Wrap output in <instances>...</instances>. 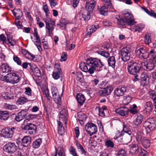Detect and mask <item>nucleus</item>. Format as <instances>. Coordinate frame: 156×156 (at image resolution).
<instances>
[{
	"label": "nucleus",
	"mask_w": 156,
	"mask_h": 156,
	"mask_svg": "<svg viewBox=\"0 0 156 156\" xmlns=\"http://www.w3.org/2000/svg\"><path fill=\"white\" fill-rule=\"evenodd\" d=\"M16 156H26L21 150L18 151L15 154Z\"/></svg>",
	"instance_id": "63"
},
{
	"label": "nucleus",
	"mask_w": 156,
	"mask_h": 156,
	"mask_svg": "<svg viewBox=\"0 0 156 156\" xmlns=\"http://www.w3.org/2000/svg\"><path fill=\"white\" fill-rule=\"evenodd\" d=\"M126 91V88L125 86L116 88L114 91L115 95L117 97H119L123 96Z\"/></svg>",
	"instance_id": "16"
},
{
	"label": "nucleus",
	"mask_w": 156,
	"mask_h": 156,
	"mask_svg": "<svg viewBox=\"0 0 156 156\" xmlns=\"http://www.w3.org/2000/svg\"><path fill=\"white\" fill-rule=\"evenodd\" d=\"M98 54L106 58L108 57L109 56V54L108 52L104 51H98Z\"/></svg>",
	"instance_id": "49"
},
{
	"label": "nucleus",
	"mask_w": 156,
	"mask_h": 156,
	"mask_svg": "<svg viewBox=\"0 0 156 156\" xmlns=\"http://www.w3.org/2000/svg\"><path fill=\"white\" fill-rule=\"evenodd\" d=\"M142 68L147 71L153 69L154 66V63L152 61H148L147 60L143 61L141 62Z\"/></svg>",
	"instance_id": "8"
},
{
	"label": "nucleus",
	"mask_w": 156,
	"mask_h": 156,
	"mask_svg": "<svg viewBox=\"0 0 156 156\" xmlns=\"http://www.w3.org/2000/svg\"><path fill=\"white\" fill-rule=\"evenodd\" d=\"M4 106L6 109L10 110L15 109L16 108V106L15 105H10L7 103L5 104Z\"/></svg>",
	"instance_id": "46"
},
{
	"label": "nucleus",
	"mask_w": 156,
	"mask_h": 156,
	"mask_svg": "<svg viewBox=\"0 0 156 156\" xmlns=\"http://www.w3.org/2000/svg\"><path fill=\"white\" fill-rule=\"evenodd\" d=\"M126 151L124 149H120L116 154V156H125L126 154Z\"/></svg>",
	"instance_id": "45"
},
{
	"label": "nucleus",
	"mask_w": 156,
	"mask_h": 156,
	"mask_svg": "<svg viewBox=\"0 0 156 156\" xmlns=\"http://www.w3.org/2000/svg\"><path fill=\"white\" fill-rule=\"evenodd\" d=\"M27 99L25 97H21L19 98L17 101V103L18 105H23L28 101Z\"/></svg>",
	"instance_id": "38"
},
{
	"label": "nucleus",
	"mask_w": 156,
	"mask_h": 156,
	"mask_svg": "<svg viewBox=\"0 0 156 156\" xmlns=\"http://www.w3.org/2000/svg\"><path fill=\"white\" fill-rule=\"evenodd\" d=\"M27 114L26 110H22L16 115L15 120L17 122H20L26 117Z\"/></svg>",
	"instance_id": "14"
},
{
	"label": "nucleus",
	"mask_w": 156,
	"mask_h": 156,
	"mask_svg": "<svg viewBox=\"0 0 156 156\" xmlns=\"http://www.w3.org/2000/svg\"><path fill=\"white\" fill-rule=\"evenodd\" d=\"M85 128L90 136L96 133L97 131L96 126L92 123H87L85 126Z\"/></svg>",
	"instance_id": "7"
},
{
	"label": "nucleus",
	"mask_w": 156,
	"mask_h": 156,
	"mask_svg": "<svg viewBox=\"0 0 156 156\" xmlns=\"http://www.w3.org/2000/svg\"><path fill=\"white\" fill-rule=\"evenodd\" d=\"M145 126L147 128V133H149L155 128L156 125L153 121L151 120V122L148 121L146 122Z\"/></svg>",
	"instance_id": "18"
},
{
	"label": "nucleus",
	"mask_w": 156,
	"mask_h": 156,
	"mask_svg": "<svg viewBox=\"0 0 156 156\" xmlns=\"http://www.w3.org/2000/svg\"><path fill=\"white\" fill-rule=\"evenodd\" d=\"M55 102L59 105H60V103L62 101L61 98L59 96V95L57 97L53 98Z\"/></svg>",
	"instance_id": "58"
},
{
	"label": "nucleus",
	"mask_w": 156,
	"mask_h": 156,
	"mask_svg": "<svg viewBox=\"0 0 156 156\" xmlns=\"http://www.w3.org/2000/svg\"><path fill=\"white\" fill-rule=\"evenodd\" d=\"M132 99V98L129 95L124 96V100H123V103L125 105H127L131 102Z\"/></svg>",
	"instance_id": "42"
},
{
	"label": "nucleus",
	"mask_w": 156,
	"mask_h": 156,
	"mask_svg": "<svg viewBox=\"0 0 156 156\" xmlns=\"http://www.w3.org/2000/svg\"><path fill=\"white\" fill-rule=\"evenodd\" d=\"M147 51L145 47L140 48L137 51V53L139 54V56L141 59L147 58L149 54L147 52Z\"/></svg>",
	"instance_id": "13"
},
{
	"label": "nucleus",
	"mask_w": 156,
	"mask_h": 156,
	"mask_svg": "<svg viewBox=\"0 0 156 156\" xmlns=\"http://www.w3.org/2000/svg\"><path fill=\"white\" fill-rule=\"evenodd\" d=\"M127 69L128 73L134 76V78L133 79L134 82L139 80V74L140 66L138 63L132 60L129 61L128 62Z\"/></svg>",
	"instance_id": "2"
},
{
	"label": "nucleus",
	"mask_w": 156,
	"mask_h": 156,
	"mask_svg": "<svg viewBox=\"0 0 156 156\" xmlns=\"http://www.w3.org/2000/svg\"><path fill=\"white\" fill-rule=\"evenodd\" d=\"M96 4V2L94 1L91 2L90 3H86L85 8L87 12L90 13L92 12Z\"/></svg>",
	"instance_id": "22"
},
{
	"label": "nucleus",
	"mask_w": 156,
	"mask_h": 156,
	"mask_svg": "<svg viewBox=\"0 0 156 156\" xmlns=\"http://www.w3.org/2000/svg\"><path fill=\"white\" fill-rule=\"evenodd\" d=\"M58 132L59 134L62 135L64 132V128L62 127V123L60 121H58Z\"/></svg>",
	"instance_id": "37"
},
{
	"label": "nucleus",
	"mask_w": 156,
	"mask_h": 156,
	"mask_svg": "<svg viewBox=\"0 0 156 156\" xmlns=\"http://www.w3.org/2000/svg\"><path fill=\"white\" fill-rule=\"evenodd\" d=\"M139 78V80H140L141 84L143 86L147 85L148 84L149 78L146 74L142 73Z\"/></svg>",
	"instance_id": "19"
},
{
	"label": "nucleus",
	"mask_w": 156,
	"mask_h": 156,
	"mask_svg": "<svg viewBox=\"0 0 156 156\" xmlns=\"http://www.w3.org/2000/svg\"><path fill=\"white\" fill-rule=\"evenodd\" d=\"M113 90L111 86H107L103 90H99L98 92V95L101 96H106L110 94Z\"/></svg>",
	"instance_id": "11"
},
{
	"label": "nucleus",
	"mask_w": 156,
	"mask_h": 156,
	"mask_svg": "<svg viewBox=\"0 0 156 156\" xmlns=\"http://www.w3.org/2000/svg\"><path fill=\"white\" fill-rule=\"evenodd\" d=\"M90 13L88 12H87V14L83 13L82 16L85 20H88L90 18Z\"/></svg>",
	"instance_id": "57"
},
{
	"label": "nucleus",
	"mask_w": 156,
	"mask_h": 156,
	"mask_svg": "<svg viewBox=\"0 0 156 156\" xmlns=\"http://www.w3.org/2000/svg\"><path fill=\"white\" fill-rule=\"evenodd\" d=\"M17 147L14 143L8 142L3 147L4 151L9 154H13L16 150Z\"/></svg>",
	"instance_id": "6"
},
{
	"label": "nucleus",
	"mask_w": 156,
	"mask_h": 156,
	"mask_svg": "<svg viewBox=\"0 0 156 156\" xmlns=\"http://www.w3.org/2000/svg\"><path fill=\"white\" fill-rule=\"evenodd\" d=\"M87 65L84 62H81L80 64V67L81 69L83 71L89 73V65L87 63Z\"/></svg>",
	"instance_id": "26"
},
{
	"label": "nucleus",
	"mask_w": 156,
	"mask_h": 156,
	"mask_svg": "<svg viewBox=\"0 0 156 156\" xmlns=\"http://www.w3.org/2000/svg\"><path fill=\"white\" fill-rule=\"evenodd\" d=\"M144 26L142 24H138L135 26H133V29L132 30L134 32H140L144 28Z\"/></svg>",
	"instance_id": "33"
},
{
	"label": "nucleus",
	"mask_w": 156,
	"mask_h": 156,
	"mask_svg": "<svg viewBox=\"0 0 156 156\" xmlns=\"http://www.w3.org/2000/svg\"><path fill=\"white\" fill-rule=\"evenodd\" d=\"M67 115V111L66 109H63L60 112L59 117L65 119L66 118Z\"/></svg>",
	"instance_id": "36"
},
{
	"label": "nucleus",
	"mask_w": 156,
	"mask_h": 156,
	"mask_svg": "<svg viewBox=\"0 0 156 156\" xmlns=\"http://www.w3.org/2000/svg\"><path fill=\"white\" fill-rule=\"evenodd\" d=\"M9 116V114L6 111H0V119L5 120H7Z\"/></svg>",
	"instance_id": "24"
},
{
	"label": "nucleus",
	"mask_w": 156,
	"mask_h": 156,
	"mask_svg": "<svg viewBox=\"0 0 156 156\" xmlns=\"http://www.w3.org/2000/svg\"><path fill=\"white\" fill-rule=\"evenodd\" d=\"M123 131H124L123 133H128L129 131H131L129 126L125 123H123Z\"/></svg>",
	"instance_id": "56"
},
{
	"label": "nucleus",
	"mask_w": 156,
	"mask_h": 156,
	"mask_svg": "<svg viewBox=\"0 0 156 156\" xmlns=\"http://www.w3.org/2000/svg\"><path fill=\"white\" fill-rule=\"evenodd\" d=\"M86 63L89 65V73L92 74L95 71H100L102 69L104 65L100 59L91 58L87 59Z\"/></svg>",
	"instance_id": "1"
},
{
	"label": "nucleus",
	"mask_w": 156,
	"mask_h": 156,
	"mask_svg": "<svg viewBox=\"0 0 156 156\" xmlns=\"http://www.w3.org/2000/svg\"><path fill=\"white\" fill-rule=\"evenodd\" d=\"M43 94L45 95V97L48 100H50L51 98L49 94V91L48 89L44 90L43 91Z\"/></svg>",
	"instance_id": "47"
},
{
	"label": "nucleus",
	"mask_w": 156,
	"mask_h": 156,
	"mask_svg": "<svg viewBox=\"0 0 156 156\" xmlns=\"http://www.w3.org/2000/svg\"><path fill=\"white\" fill-rule=\"evenodd\" d=\"M105 145L107 147H113L114 146V143L111 140H107L105 142Z\"/></svg>",
	"instance_id": "51"
},
{
	"label": "nucleus",
	"mask_w": 156,
	"mask_h": 156,
	"mask_svg": "<svg viewBox=\"0 0 156 156\" xmlns=\"http://www.w3.org/2000/svg\"><path fill=\"white\" fill-rule=\"evenodd\" d=\"M51 8L55 6L57 4L56 2H55V0H48Z\"/></svg>",
	"instance_id": "60"
},
{
	"label": "nucleus",
	"mask_w": 156,
	"mask_h": 156,
	"mask_svg": "<svg viewBox=\"0 0 156 156\" xmlns=\"http://www.w3.org/2000/svg\"><path fill=\"white\" fill-rule=\"evenodd\" d=\"M6 38L5 37L3 34H2L0 35V41H1L4 43H5L6 42Z\"/></svg>",
	"instance_id": "64"
},
{
	"label": "nucleus",
	"mask_w": 156,
	"mask_h": 156,
	"mask_svg": "<svg viewBox=\"0 0 156 156\" xmlns=\"http://www.w3.org/2000/svg\"><path fill=\"white\" fill-rule=\"evenodd\" d=\"M12 68L6 63L2 64L0 66V72L3 73H7L11 72Z\"/></svg>",
	"instance_id": "17"
},
{
	"label": "nucleus",
	"mask_w": 156,
	"mask_h": 156,
	"mask_svg": "<svg viewBox=\"0 0 156 156\" xmlns=\"http://www.w3.org/2000/svg\"><path fill=\"white\" fill-rule=\"evenodd\" d=\"M114 139L119 143L123 142L122 132H118L114 137Z\"/></svg>",
	"instance_id": "31"
},
{
	"label": "nucleus",
	"mask_w": 156,
	"mask_h": 156,
	"mask_svg": "<svg viewBox=\"0 0 156 156\" xmlns=\"http://www.w3.org/2000/svg\"><path fill=\"white\" fill-rule=\"evenodd\" d=\"M116 112L121 116H125L127 115L128 111L127 109L123 108H119L116 110Z\"/></svg>",
	"instance_id": "28"
},
{
	"label": "nucleus",
	"mask_w": 156,
	"mask_h": 156,
	"mask_svg": "<svg viewBox=\"0 0 156 156\" xmlns=\"http://www.w3.org/2000/svg\"><path fill=\"white\" fill-rule=\"evenodd\" d=\"M26 91L25 93L26 94L30 95L31 94V90L29 87H27L25 88Z\"/></svg>",
	"instance_id": "61"
},
{
	"label": "nucleus",
	"mask_w": 156,
	"mask_h": 156,
	"mask_svg": "<svg viewBox=\"0 0 156 156\" xmlns=\"http://www.w3.org/2000/svg\"><path fill=\"white\" fill-rule=\"evenodd\" d=\"M121 56L122 60L124 62L128 61L130 56L131 49L129 47H125L121 51Z\"/></svg>",
	"instance_id": "5"
},
{
	"label": "nucleus",
	"mask_w": 156,
	"mask_h": 156,
	"mask_svg": "<svg viewBox=\"0 0 156 156\" xmlns=\"http://www.w3.org/2000/svg\"><path fill=\"white\" fill-rule=\"evenodd\" d=\"M141 143L143 146L146 148H148L150 145V140L148 139H144Z\"/></svg>",
	"instance_id": "39"
},
{
	"label": "nucleus",
	"mask_w": 156,
	"mask_h": 156,
	"mask_svg": "<svg viewBox=\"0 0 156 156\" xmlns=\"http://www.w3.org/2000/svg\"><path fill=\"white\" fill-rule=\"evenodd\" d=\"M132 131H129L128 133L122 132V136L123 143H129L132 140Z\"/></svg>",
	"instance_id": "21"
},
{
	"label": "nucleus",
	"mask_w": 156,
	"mask_h": 156,
	"mask_svg": "<svg viewBox=\"0 0 156 156\" xmlns=\"http://www.w3.org/2000/svg\"><path fill=\"white\" fill-rule=\"evenodd\" d=\"M76 146L78 148V149H79L81 150L82 154H85L87 152L85 151L83 147L80 144L77 143L76 144Z\"/></svg>",
	"instance_id": "54"
},
{
	"label": "nucleus",
	"mask_w": 156,
	"mask_h": 156,
	"mask_svg": "<svg viewBox=\"0 0 156 156\" xmlns=\"http://www.w3.org/2000/svg\"><path fill=\"white\" fill-rule=\"evenodd\" d=\"M34 75L37 76H40L41 75V72L39 68L37 67H33L31 68Z\"/></svg>",
	"instance_id": "41"
},
{
	"label": "nucleus",
	"mask_w": 156,
	"mask_h": 156,
	"mask_svg": "<svg viewBox=\"0 0 156 156\" xmlns=\"http://www.w3.org/2000/svg\"><path fill=\"white\" fill-rule=\"evenodd\" d=\"M22 141L23 145L25 146H27L30 144L31 138L29 136H25L23 138Z\"/></svg>",
	"instance_id": "32"
},
{
	"label": "nucleus",
	"mask_w": 156,
	"mask_h": 156,
	"mask_svg": "<svg viewBox=\"0 0 156 156\" xmlns=\"http://www.w3.org/2000/svg\"><path fill=\"white\" fill-rule=\"evenodd\" d=\"M51 93L53 98L57 97L59 96V93L57 88L55 87L51 88Z\"/></svg>",
	"instance_id": "40"
},
{
	"label": "nucleus",
	"mask_w": 156,
	"mask_h": 156,
	"mask_svg": "<svg viewBox=\"0 0 156 156\" xmlns=\"http://www.w3.org/2000/svg\"><path fill=\"white\" fill-rule=\"evenodd\" d=\"M139 151V148L136 144H133L130 147V152L132 154H136Z\"/></svg>",
	"instance_id": "29"
},
{
	"label": "nucleus",
	"mask_w": 156,
	"mask_h": 156,
	"mask_svg": "<svg viewBox=\"0 0 156 156\" xmlns=\"http://www.w3.org/2000/svg\"><path fill=\"white\" fill-rule=\"evenodd\" d=\"M13 60L15 62L19 65H21L22 61L17 56H14L13 58Z\"/></svg>",
	"instance_id": "53"
},
{
	"label": "nucleus",
	"mask_w": 156,
	"mask_h": 156,
	"mask_svg": "<svg viewBox=\"0 0 156 156\" xmlns=\"http://www.w3.org/2000/svg\"><path fill=\"white\" fill-rule=\"evenodd\" d=\"M23 129L27 130L26 133L30 134H33L35 133L37 129L35 125L29 123L24 126Z\"/></svg>",
	"instance_id": "12"
},
{
	"label": "nucleus",
	"mask_w": 156,
	"mask_h": 156,
	"mask_svg": "<svg viewBox=\"0 0 156 156\" xmlns=\"http://www.w3.org/2000/svg\"><path fill=\"white\" fill-rule=\"evenodd\" d=\"M77 80L80 82L83 80V75L81 73L78 72L76 73Z\"/></svg>",
	"instance_id": "52"
},
{
	"label": "nucleus",
	"mask_w": 156,
	"mask_h": 156,
	"mask_svg": "<svg viewBox=\"0 0 156 156\" xmlns=\"http://www.w3.org/2000/svg\"><path fill=\"white\" fill-rule=\"evenodd\" d=\"M44 22L46 23V32L51 36L55 27V23L52 19L48 17L44 19Z\"/></svg>",
	"instance_id": "4"
},
{
	"label": "nucleus",
	"mask_w": 156,
	"mask_h": 156,
	"mask_svg": "<svg viewBox=\"0 0 156 156\" xmlns=\"http://www.w3.org/2000/svg\"><path fill=\"white\" fill-rule=\"evenodd\" d=\"M55 69L53 73L52 76L55 80L58 79L61 74V70L59 65L57 63L55 64Z\"/></svg>",
	"instance_id": "15"
},
{
	"label": "nucleus",
	"mask_w": 156,
	"mask_h": 156,
	"mask_svg": "<svg viewBox=\"0 0 156 156\" xmlns=\"http://www.w3.org/2000/svg\"><path fill=\"white\" fill-rule=\"evenodd\" d=\"M153 106L152 103L150 101L146 102L144 105V112L146 113L147 115H149L151 112Z\"/></svg>",
	"instance_id": "20"
},
{
	"label": "nucleus",
	"mask_w": 156,
	"mask_h": 156,
	"mask_svg": "<svg viewBox=\"0 0 156 156\" xmlns=\"http://www.w3.org/2000/svg\"><path fill=\"white\" fill-rule=\"evenodd\" d=\"M5 43L7 44H10L12 46H13L16 44V42L12 37L7 35V40L6 41Z\"/></svg>",
	"instance_id": "34"
},
{
	"label": "nucleus",
	"mask_w": 156,
	"mask_h": 156,
	"mask_svg": "<svg viewBox=\"0 0 156 156\" xmlns=\"http://www.w3.org/2000/svg\"><path fill=\"white\" fill-rule=\"evenodd\" d=\"M70 154L73 156H78L76 149L72 146H71L69 149Z\"/></svg>",
	"instance_id": "48"
},
{
	"label": "nucleus",
	"mask_w": 156,
	"mask_h": 156,
	"mask_svg": "<svg viewBox=\"0 0 156 156\" xmlns=\"http://www.w3.org/2000/svg\"><path fill=\"white\" fill-rule=\"evenodd\" d=\"M67 54L65 52L62 53V55L61 57V61H65L67 59Z\"/></svg>",
	"instance_id": "59"
},
{
	"label": "nucleus",
	"mask_w": 156,
	"mask_h": 156,
	"mask_svg": "<svg viewBox=\"0 0 156 156\" xmlns=\"http://www.w3.org/2000/svg\"><path fill=\"white\" fill-rule=\"evenodd\" d=\"M144 41L145 44H148L151 41L150 36L149 35H146L144 37Z\"/></svg>",
	"instance_id": "55"
},
{
	"label": "nucleus",
	"mask_w": 156,
	"mask_h": 156,
	"mask_svg": "<svg viewBox=\"0 0 156 156\" xmlns=\"http://www.w3.org/2000/svg\"><path fill=\"white\" fill-rule=\"evenodd\" d=\"M150 98H151L154 101H156V94L154 91L151 90L149 92Z\"/></svg>",
	"instance_id": "44"
},
{
	"label": "nucleus",
	"mask_w": 156,
	"mask_h": 156,
	"mask_svg": "<svg viewBox=\"0 0 156 156\" xmlns=\"http://www.w3.org/2000/svg\"><path fill=\"white\" fill-rule=\"evenodd\" d=\"M115 18L117 20V24L118 25L121 26L122 27H125V24L127 23L124 18L122 19L120 18L119 16H116Z\"/></svg>",
	"instance_id": "27"
},
{
	"label": "nucleus",
	"mask_w": 156,
	"mask_h": 156,
	"mask_svg": "<svg viewBox=\"0 0 156 156\" xmlns=\"http://www.w3.org/2000/svg\"><path fill=\"white\" fill-rule=\"evenodd\" d=\"M105 6H102L99 9L100 14L104 15H106L107 14V10Z\"/></svg>",
	"instance_id": "43"
},
{
	"label": "nucleus",
	"mask_w": 156,
	"mask_h": 156,
	"mask_svg": "<svg viewBox=\"0 0 156 156\" xmlns=\"http://www.w3.org/2000/svg\"><path fill=\"white\" fill-rule=\"evenodd\" d=\"M76 99L78 104V105H80V106L83 105L85 100L84 96L81 93L77 94Z\"/></svg>",
	"instance_id": "23"
},
{
	"label": "nucleus",
	"mask_w": 156,
	"mask_h": 156,
	"mask_svg": "<svg viewBox=\"0 0 156 156\" xmlns=\"http://www.w3.org/2000/svg\"><path fill=\"white\" fill-rule=\"evenodd\" d=\"M123 17L128 25H133L135 24L136 22L133 19V15L129 12L123 13Z\"/></svg>",
	"instance_id": "9"
},
{
	"label": "nucleus",
	"mask_w": 156,
	"mask_h": 156,
	"mask_svg": "<svg viewBox=\"0 0 156 156\" xmlns=\"http://www.w3.org/2000/svg\"><path fill=\"white\" fill-rule=\"evenodd\" d=\"M108 62L109 66L115 68L116 61L114 56L110 57L108 59Z\"/></svg>",
	"instance_id": "30"
},
{
	"label": "nucleus",
	"mask_w": 156,
	"mask_h": 156,
	"mask_svg": "<svg viewBox=\"0 0 156 156\" xmlns=\"http://www.w3.org/2000/svg\"><path fill=\"white\" fill-rule=\"evenodd\" d=\"M133 122L136 126L140 124L143 120V117L140 115L135 116Z\"/></svg>",
	"instance_id": "25"
},
{
	"label": "nucleus",
	"mask_w": 156,
	"mask_h": 156,
	"mask_svg": "<svg viewBox=\"0 0 156 156\" xmlns=\"http://www.w3.org/2000/svg\"><path fill=\"white\" fill-rule=\"evenodd\" d=\"M15 129V128L13 127L11 128L7 127L3 129L2 132L3 136L6 138H11Z\"/></svg>",
	"instance_id": "10"
},
{
	"label": "nucleus",
	"mask_w": 156,
	"mask_h": 156,
	"mask_svg": "<svg viewBox=\"0 0 156 156\" xmlns=\"http://www.w3.org/2000/svg\"><path fill=\"white\" fill-rule=\"evenodd\" d=\"M42 142V139L41 138L38 139L34 141L32 144L33 147L34 148H37L40 147Z\"/></svg>",
	"instance_id": "35"
},
{
	"label": "nucleus",
	"mask_w": 156,
	"mask_h": 156,
	"mask_svg": "<svg viewBox=\"0 0 156 156\" xmlns=\"http://www.w3.org/2000/svg\"><path fill=\"white\" fill-rule=\"evenodd\" d=\"M107 9L108 8H111L112 6V3L110 1L106 2L104 4V5Z\"/></svg>",
	"instance_id": "62"
},
{
	"label": "nucleus",
	"mask_w": 156,
	"mask_h": 156,
	"mask_svg": "<svg viewBox=\"0 0 156 156\" xmlns=\"http://www.w3.org/2000/svg\"><path fill=\"white\" fill-rule=\"evenodd\" d=\"M139 152L138 156H146L147 155V152L143 149H140Z\"/></svg>",
	"instance_id": "50"
},
{
	"label": "nucleus",
	"mask_w": 156,
	"mask_h": 156,
	"mask_svg": "<svg viewBox=\"0 0 156 156\" xmlns=\"http://www.w3.org/2000/svg\"><path fill=\"white\" fill-rule=\"evenodd\" d=\"M4 80L7 83L12 84L16 83L20 81L19 76L15 73H8L3 78Z\"/></svg>",
	"instance_id": "3"
}]
</instances>
